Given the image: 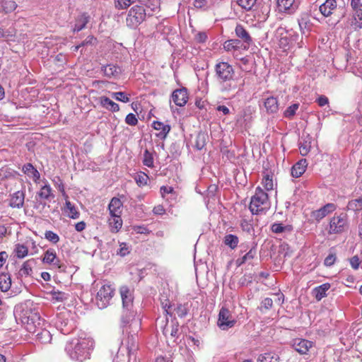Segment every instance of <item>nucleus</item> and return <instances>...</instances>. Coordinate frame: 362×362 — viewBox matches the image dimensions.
<instances>
[{
	"label": "nucleus",
	"mask_w": 362,
	"mask_h": 362,
	"mask_svg": "<svg viewBox=\"0 0 362 362\" xmlns=\"http://www.w3.org/2000/svg\"><path fill=\"white\" fill-rule=\"evenodd\" d=\"M122 305L123 314L122 316V323L123 327V334H126L121 341L116 358L113 362H127L130 358L137 351L138 345L136 336L135 334H131V328L139 327L140 320L134 318L135 313L132 310L133 306V296L130 289L127 286H123L119 290Z\"/></svg>",
	"instance_id": "nucleus-1"
},
{
	"label": "nucleus",
	"mask_w": 362,
	"mask_h": 362,
	"mask_svg": "<svg viewBox=\"0 0 362 362\" xmlns=\"http://www.w3.org/2000/svg\"><path fill=\"white\" fill-rule=\"evenodd\" d=\"M13 315L17 322H21L29 332H35L40 325H44L38 306L31 300L16 305Z\"/></svg>",
	"instance_id": "nucleus-2"
},
{
	"label": "nucleus",
	"mask_w": 362,
	"mask_h": 362,
	"mask_svg": "<svg viewBox=\"0 0 362 362\" xmlns=\"http://www.w3.org/2000/svg\"><path fill=\"white\" fill-rule=\"evenodd\" d=\"M214 78L223 93L238 88V79L233 66L227 62H218L214 66Z\"/></svg>",
	"instance_id": "nucleus-3"
},
{
	"label": "nucleus",
	"mask_w": 362,
	"mask_h": 362,
	"mask_svg": "<svg viewBox=\"0 0 362 362\" xmlns=\"http://www.w3.org/2000/svg\"><path fill=\"white\" fill-rule=\"evenodd\" d=\"M94 341L89 337L81 336L71 339L66 346V351L72 360L82 362L89 358Z\"/></svg>",
	"instance_id": "nucleus-4"
},
{
	"label": "nucleus",
	"mask_w": 362,
	"mask_h": 362,
	"mask_svg": "<svg viewBox=\"0 0 362 362\" xmlns=\"http://www.w3.org/2000/svg\"><path fill=\"white\" fill-rule=\"evenodd\" d=\"M270 207L269 197L261 187L255 189V194L251 197L249 206L250 211L252 214H259L267 211Z\"/></svg>",
	"instance_id": "nucleus-5"
},
{
	"label": "nucleus",
	"mask_w": 362,
	"mask_h": 362,
	"mask_svg": "<svg viewBox=\"0 0 362 362\" xmlns=\"http://www.w3.org/2000/svg\"><path fill=\"white\" fill-rule=\"evenodd\" d=\"M351 6L354 13L344 22V28L356 31L362 28V3L361 0H351Z\"/></svg>",
	"instance_id": "nucleus-6"
},
{
	"label": "nucleus",
	"mask_w": 362,
	"mask_h": 362,
	"mask_svg": "<svg viewBox=\"0 0 362 362\" xmlns=\"http://www.w3.org/2000/svg\"><path fill=\"white\" fill-rule=\"evenodd\" d=\"M152 14L146 13V10L141 6H134L129 11L126 18L127 25L132 28H136L146 19L147 15L151 16Z\"/></svg>",
	"instance_id": "nucleus-7"
},
{
	"label": "nucleus",
	"mask_w": 362,
	"mask_h": 362,
	"mask_svg": "<svg viewBox=\"0 0 362 362\" xmlns=\"http://www.w3.org/2000/svg\"><path fill=\"white\" fill-rule=\"evenodd\" d=\"M348 228V219L346 214L341 213L332 218L328 233L329 234L341 233Z\"/></svg>",
	"instance_id": "nucleus-8"
},
{
	"label": "nucleus",
	"mask_w": 362,
	"mask_h": 362,
	"mask_svg": "<svg viewBox=\"0 0 362 362\" xmlns=\"http://www.w3.org/2000/svg\"><path fill=\"white\" fill-rule=\"evenodd\" d=\"M115 289L111 285L105 284L100 287L96 296V303L99 308H106L114 295Z\"/></svg>",
	"instance_id": "nucleus-9"
},
{
	"label": "nucleus",
	"mask_w": 362,
	"mask_h": 362,
	"mask_svg": "<svg viewBox=\"0 0 362 362\" xmlns=\"http://www.w3.org/2000/svg\"><path fill=\"white\" fill-rule=\"evenodd\" d=\"M235 323L236 320L232 315L231 312L226 307H222L218 313V327L222 330H228L234 327Z\"/></svg>",
	"instance_id": "nucleus-10"
},
{
	"label": "nucleus",
	"mask_w": 362,
	"mask_h": 362,
	"mask_svg": "<svg viewBox=\"0 0 362 362\" xmlns=\"http://www.w3.org/2000/svg\"><path fill=\"white\" fill-rule=\"evenodd\" d=\"M69 315L67 312H62L57 315L54 320L56 328L63 334H68L73 329V325L69 319Z\"/></svg>",
	"instance_id": "nucleus-11"
},
{
	"label": "nucleus",
	"mask_w": 362,
	"mask_h": 362,
	"mask_svg": "<svg viewBox=\"0 0 362 362\" xmlns=\"http://www.w3.org/2000/svg\"><path fill=\"white\" fill-rule=\"evenodd\" d=\"M278 32L281 35L279 39V46L284 49L296 42L298 38V35L292 30L288 31L284 28H279Z\"/></svg>",
	"instance_id": "nucleus-12"
},
{
	"label": "nucleus",
	"mask_w": 362,
	"mask_h": 362,
	"mask_svg": "<svg viewBox=\"0 0 362 362\" xmlns=\"http://www.w3.org/2000/svg\"><path fill=\"white\" fill-rule=\"evenodd\" d=\"M299 6L298 0H277V8L280 13L293 14Z\"/></svg>",
	"instance_id": "nucleus-13"
},
{
	"label": "nucleus",
	"mask_w": 362,
	"mask_h": 362,
	"mask_svg": "<svg viewBox=\"0 0 362 362\" xmlns=\"http://www.w3.org/2000/svg\"><path fill=\"white\" fill-rule=\"evenodd\" d=\"M292 347L300 354L304 355L308 354L310 349L313 346V342L305 339L297 338L291 341Z\"/></svg>",
	"instance_id": "nucleus-14"
},
{
	"label": "nucleus",
	"mask_w": 362,
	"mask_h": 362,
	"mask_svg": "<svg viewBox=\"0 0 362 362\" xmlns=\"http://www.w3.org/2000/svg\"><path fill=\"white\" fill-rule=\"evenodd\" d=\"M42 262L46 264H52L61 270H64L65 267L57 257L56 252L54 249H48L44 255Z\"/></svg>",
	"instance_id": "nucleus-15"
},
{
	"label": "nucleus",
	"mask_w": 362,
	"mask_h": 362,
	"mask_svg": "<svg viewBox=\"0 0 362 362\" xmlns=\"http://www.w3.org/2000/svg\"><path fill=\"white\" fill-rule=\"evenodd\" d=\"M171 98L176 105L182 107L188 100L187 90L185 88L176 89L173 92Z\"/></svg>",
	"instance_id": "nucleus-16"
},
{
	"label": "nucleus",
	"mask_w": 362,
	"mask_h": 362,
	"mask_svg": "<svg viewBox=\"0 0 362 362\" xmlns=\"http://www.w3.org/2000/svg\"><path fill=\"white\" fill-rule=\"evenodd\" d=\"M336 209V206L334 204L329 203L325 204L324 206L320 209L315 210L312 212L311 216L319 221L326 216H327L331 212L334 211Z\"/></svg>",
	"instance_id": "nucleus-17"
},
{
	"label": "nucleus",
	"mask_w": 362,
	"mask_h": 362,
	"mask_svg": "<svg viewBox=\"0 0 362 362\" xmlns=\"http://www.w3.org/2000/svg\"><path fill=\"white\" fill-rule=\"evenodd\" d=\"M43 325H40L35 332H31L35 334L36 341L41 344L49 343L52 340V334L49 331L42 328Z\"/></svg>",
	"instance_id": "nucleus-18"
},
{
	"label": "nucleus",
	"mask_w": 362,
	"mask_h": 362,
	"mask_svg": "<svg viewBox=\"0 0 362 362\" xmlns=\"http://www.w3.org/2000/svg\"><path fill=\"white\" fill-rule=\"evenodd\" d=\"M236 36L247 46L252 43V38L243 25L238 24L235 28Z\"/></svg>",
	"instance_id": "nucleus-19"
},
{
	"label": "nucleus",
	"mask_w": 362,
	"mask_h": 362,
	"mask_svg": "<svg viewBox=\"0 0 362 362\" xmlns=\"http://www.w3.org/2000/svg\"><path fill=\"white\" fill-rule=\"evenodd\" d=\"M164 310L167 315H172L173 313L180 317H184L187 313V308L185 305L179 304L173 308L172 305L167 306V304L163 306Z\"/></svg>",
	"instance_id": "nucleus-20"
},
{
	"label": "nucleus",
	"mask_w": 362,
	"mask_h": 362,
	"mask_svg": "<svg viewBox=\"0 0 362 362\" xmlns=\"http://www.w3.org/2000/svg\"><path fill=\"white\" fill-rule=\"evenodd\" d=\"M336 0H326L320 6L319 10L325 17H328L332 13V11L336 9Z\"/></svg>",
	"instance_id": "nucleus-21"
},
{
	"label": "nucleus",
	"mask_w": 362,
	"mask_h": 362,
	"mask_svg": "<svg viewBox=\"0 0 362 362\" xmlns=\"http://www.w3.org/2000/svg\"><path fill=\"white\" fill-rule=\"evenodd\" d=\"M308 166L306 159H301L298 161L291 168V175L293 177H300L305 171Z\"/></svg>",
	"instance_id": "nucleus-22"
},
{
	"label": "nucleus",
	"mask_w": 362,
	"mask_h": 362,
	"mask_svg": "<svg viewBox=\"0 0 362 362\" xmlns=\"http://www.w3.org/2000/svg\"><path fill=\"white\" fill-rule=\"evenodd\" d=\"M312 138L309 134L303 136L299 141V150L300 153L303 156H305L308 154L311 148Z\"/></svg>",
	"instance_id": "nucleus-23"
},
{
	"label": "nucleus",
	"mask_w": 362,
	"mask_h": 362,
	"mask_svg": "<svg viewBox=\"0 0 362 362\" xmlns=\"http://www.w3.org/2000/svg\"><path fill=\"white\" fill-rule=\"evenodd\" d=\"M101 71L103 72L104 75L108 78L117 77L121 73L120 67L112 64L103 66Z\"/></svg>",
	"instance_id": "nucleus-24"
},
{
	"label": "nucleus",
	"mask_w": 362,
	"mask_h": 362,
	"mask_svg": "<svg viewBox=\"0 0 362 362\" xmlns=\"http://www.w3.org/2000/svg\"><path fill=\"white\" fill-rule=\"evenodd\" d=\"M152 126L154 129L159 132L157 134V136L160 139H165L170 131V126L169 124H165L161 122L155 121L153 122Z\"/></svg>",
	"instance_id": "nucleus-25"
},
{
	"label": "nucleus",
	"mask_w": 362,
	"mask_h": 362,
	"mask_svg": "<svg viewBox=\"0 0 362 362\" xmlns=\"http://www.w3.org/2000/svg\"><path fill=\"white\" fill-rule=\"evenodd\" d=\"M24 199V192L22 191H17L12 195L9 205L12 208H21L23 206Z\"/></svg>",
	"instance_id": "nucleus-26"
},
{
	"label": "nucleus",
	"mask_w": 362,
	"mask_h": 362,
	"mask_svg": "<svg viewBox=\"0 0 362 362\" xmlns=\"http://www.w3.org/2000/svg\"><path fill=\"white\" fill-rule=\"evenodd\" d=\"M22 170L28 177L32 178L35 182H37L40 177V173L31 163L25 164L22 168Z\"/></svg>",
	"instance_id": "nucleus-27"
},
{
	"label": "nucleus",
	"mask_w": 362,
	"mask_h": 362,
	"mask_svg": "<svg viewBox=\"0 0 362 362\" xmlns=\"http://www.w3.org/2000/svg\"><path fill=\"white\" fill-rule=\"evenodd\" d=\"M89 18L90 16L86 13L80 14L76 19V23L73 28V32H79L85 28L86 24L89 21Z\"/></svg>",
	"instance_id": "nucleus-28"
},
{
	"label": "nucleus",
	"mask_w": 362,
	"mask_h": 362,
	"mask_svg": "<svg viewBox=\"0 0 362 362\" xmlns=\"http://www.w3.org/2000/svg\"><path fill=\"white\" fill-rule=\"evenodd\" d=\"M108 223L111 232L117 233L122 226L121 215H110Z\"/></svg>",
	"instance_id": "nucleus-29"
},
{
	"label": "nucleus",
	"mask_w": 362,
	"mask_h": 362,
	"mask_svg": "<svg viewBox=\"0 0 362 362\" xmlns=\"http://www.w3.org/2000/svg\"><path fill=\"white\" fill-rule=\"evenodd\" d=\"M122 203L119 198L113 197L108 206L110 215H121Z\"/></svg>",
	"instance_id": "nucleus-30"
},
{
	"label": "nucleus",
	"mask_w": 362,
	"mask_h": 362,
	"mask_svg": "<svg viewBox=\"0 0 362 362\" xmlns=\"http://www.w3.org/2000/svg\"><path fill=\"white\" fill-rule=\"evenodd\" d=\"M330 288L329 283L323 284L315 287L313 291V294L317 300H320L327 296V291Z\"/></svg>",
	"instance_id": "nucleus-31"
},
{
	"label": "nucleus",
	"mask_w": 362,
	"mask_h": 362,
	"mask_svg": "<svg viewBox=\"0 0 362 362\" xmlns=\"http://www.w3.org/2000/svg\"><path fill=\"white\" fill-rule=\"evenodd\" d=\"M264 105L268 113H275L279 110L277 98L273 96L267 98L265 100Z\"/></svg>",
	"instance_id": "nucleus-32"
},
{
	"label": "nucleus",
	"mask_w": 362,
	"mask_h": 362,
	"mask_svg": "<svg viewBox=\"0 0 362 362\" xmlns=\"http://www.w3.org/2000/svg\"><path fill=\"white\" fill-rule=\"evenodd\" d=\"M52 187L49 185L46 184L42 186L40 191L37 193V197L40 199L49 200L51 198H54Z\"/></svg>",
	"instance_id": "nucleus-33"
},
{
	"label": "nucleus",
	"mask_w": 362,
	"mask_h": 362,
	"mask_svg": "<svg viewBox=\"0 0 362 362\" xmlns=\"http://www.w3.org/2000/svg\"><path fill=\"white\" fill-rule=\"evenodd\" d=\"M279 356L275 352H267L259 355L257 362H279Z\"/></svg>",
	"instance_id": "nucleus-34"
},
{
	"label": "nucleus",
	"mask_w": 362,
	"mask_h": 362,
	"mask_svg": "<svg viewBox=\"0 0 362 362\" xmlns=\"http://www.w3.org/2000/svg\"><path fill=\"white\" fill-rule=\"evenodd\" d=\"M100 103L103 107L112 112H117L119 110V105L107 97H101Z\"/></svg>",
	"instance_id": "nucleus-35"
},
{
	"label": "nucleus",
	"mask_w": 362,
	"mask_h": 362,
	"mask_svg": "<svg viewBox=\"0 0 362 362\" xmlns=\"http://www.w3.org/2000/svg\"><path fill=\"white\" fill-rule=\"evenodd\" d=\"M223 243L230 247L231 250H234L237 247L239 238L237 235L233 234H227L224 236L223 239Z\"/></svg>",
	"instance_id": "nucleus-36"
},
{
	"label": "nucleus",
	"mask_w": 362,
	"mask_h": 362,
	"mask_svg": "<svg viewBox=\"0 0 362 362\" xmlns=\"http://www.w3.org/2000/svg\"><path fill=\"white\" fill-rule=\"evenodd\" d=\"M271 230L274 233L280 234L286 232H291L293 227L291 225L284 226L281 223H274L272 225Z\"/></svg>",
	"instance_id": "nucleus-37"
},
{
	"label": "nucleus",
	"mask_w": 362,
	"mask_h": 362,
	"mask_svg": "<svg viewBox=\"0 0 362 362\" xmlns=\"http://www.w3.org/2000/svg\"><path fill=\"white\" fill-rule=\"evenodd\" d=\"M256 249L255 247H252L246 254H245L243 257H239L236 260V264L238 266H241L242 264L251 261L255 256L256 255Z\"/></svg>",
	"instance_id": "nucleus-38"
},
{
	"label": "nucleus",
	"mask_w": 362,
	"mask_h": 362,
	"mask_svg": "<svg viewBox=\"0 0 362 362\" xmlns=\"http://www.w3.org/2000/svg\"><path fill=\"white\" fill-rule=\"evenodd\" d=\"M64 211L71 218L76 219L79 217V212L77 211L75 206L72 204L69 201H66Z\"/></svg>",
	"instance_id": "nucleus-39"
},
{
	"label": "nucleus",
	"mask_w": 362,
	"mask_h": 362,
	"mask_svg": "<svg viewBox=\"0 0 362 362\" xmlns=\"http://www.w3.org/2000/svg\"><path fill=\"white\" fill-rule=\"evenodd\" d=\"M11 286V279L8 274H1L0 275V289L5 292L7 291Z\"/></svg>",
	"instance_id": "nucleus-40"
},
{
	"label": "nucleus",
	"mask_w": 362,
	"mask_h": 362,
	"mask_svg": "<svg viewBox=\"0 0 362 362\" xmlns=\"http://www.w3.org/2000/svg\"><path fill=\"white\" fill-rule=\"evenodd\" d=\"M18 173L11 168H1L0 169V182L10 178H15Z\"/></svg>",
	"instance_id": "nucleus-41"
},
{
	"label": "nucleus",
	"mask_w": 362,
	"mask_h": 362,
	"mask_svg": "<svg viewBox=\"0 0 362 362\" xmlns=\"http://www.w3.org/2000/svg\"><path fill=\"white\" fill-rule=\"evenodd\" d=\"M208 136L204 132H199L196 137L194 146L197 150H202L206 144Z\"/></svg>",
	"instance_id": "nucleus-42"
},
{
	"label": "nucleus",
	"mask_w": 362,
	"mask_h": 362,
	"mask_svg": "<svg viewBox=\"0 0 362 362\" xmlns=\"http://www.w3.org/2000/svg\"><path fill=\"white\" fill-rule=\"evenodd\" d=\"M35 264V259H30L25 261L20 270L21 275L28 276L32 273V267Z\"/></svg>",
	"instance_id": "nucleus-43"
},
{
	"label": "nucleus",
	"mask_w": 362,
	"mask_h": 362,
	"mask_svg": "<svg viewBox=\"0 0 362 362\" xmlns=\"http://www.w3.org/2000/svg\"><path fill=\"white\" fill-rule=\"evenodd\" d=\"M347 208L349 210L354 211L362 210V197L349 201L347 204Z\"/></svg>",
	"instance_id": "nucleus-44"
},
{
	"label": "nucleus",
	"mask_w": 362,
	"mask_h": 362,
	"mask_svg": "<svg viewBox=\"0 0 362 362\" xmlns=\"http://www.w3.org/2000/svg\"><path fill=\"white\" fill-rule=\"evenodd\" d=\"M1 6L4 13H8L13 11L17 8V4L13 0H4Z\"/></svg>",
	"instance_id": "nucleus-45"
},
{
	"label": "nucleus",
	"mask_w": 362,
	"mask_h": 362,
	"mask_svg": "<svg viewBox=\"0 0 362 362\" xmlns=\"http://www.w3.org/2000/svg\"><path fill=\"white\" fill-rule=\"evenodd\" d=\"M14 252L18 258L22 259L28 255V249L23 244H17L15 246Z\"/></svg>",
	"instance_id": "nucleus-46"
},
{
	"label": "nucleus",
	"mask_w": 362,
	"mask_h": 362,
	"mask_svg": "<svg viewBox=\"0 0 362 362\" xmlns=\"http://www.w3.org/2000/svg\"><path fill=\"white\" fill-rule=\"evenodd\" d=\"M240 40H229L224 42L223 48L228 52H231L237 49L239 47Z\"/></svg>",
	"instance_id": "nucleus-47"
},
{
	"label": "nucleus",
	"mask_w": 362,
	"mask_h": 362,
	"mask_svg": "<svg viewBox=\"0 0 362 362\" xmlns=\"http://www.w3.org/2000/svg\"><path fill=\"white\" fill-rule=\"evenodd\" d=\"M143 163L148 168L153 167V153L148 150L146 149L144 152Z\"/></svg>",
	"instance_id": "nucleus-48"
},
{
	"label": "nucleus",
	"mask_w": 362,
	"mask_h": 362,
	"mask_svg": "<svg viewBox=\"0 0 362 362\" xmlns=\"http://www.w3.org/2000/svg\"><path fill=\"white\" fill-rule=\"evenodd\" d=\"M299 107L298 103H294L286 108L284 112V116L288 119H292L296 115L297 110Z\"/></svg>",
	"instance_id": "nucleus-49"
},
{
	"label": "nucleus",
	"mask_w": 362,
	"mask_h": 362,
	"mask_svg": "<svg viewBox=\"0 0 362 362\" xmlns=\"http://www.w3.org/2000/svg\"><path fill=\"white\" fill-rule=\"evenodd\" d=\"M136 0H115V6L117 9H125Z\"/></svg>",
	"instance_id": "nucleus-50"
},
{
	"label": "nucleus",
	"mask_w": 362,
	"mask_h": 362,
	"mask_svg": "<svg viewBox=\"0 0 362 362\" xmlns=\"http://www.w3.org/2000/svg\"><path fill=\"white\" fill-rule=\"evenodd\" d=\"M134 180L136 184L141 187L147 185L148 176L144 173H140L135 176Z\"/></svg>",
	"instance_id": "nucleus-51"
},
{
	"label": "nucleus",
	"mask_w": 362,
	"mask_h": 362,
	"mask_svg": "<svg viewBox=\"0 0 362 362\" xmlns=\"http://www.w3.org/2000/svg\"><path fill=\"white\" fill-rule=\"evenodd\" d=\"M240 227L243 231L249 234H252L254 232V228L252 222L247 219L241 220Z\"/></svg>",
	"instance_id": "nucleus-52"
},
{
	"label": "nucleus",
	"mask_w": 362,
	"mask_h": 362,
	"mask_svg": "<svg viewBox=\"0 0 362 362\" xmlns=\"http://www.w3.org/2000/svg\"><path fill=\"white\" fill-rule=\"evenodd\" d=\"M262 184L263 185V186L266 190L269 191V190L273 189L274 182H273L272 176H271L268 174L266 175L262 179Z\"/></svg>",
	"instance_id": "nucleus-53"
},
{
	"label": "nucleus",
	"mask_w": 362,
	"mask_h": 362,
	"mask_svg": "<svg viewBox=\"0 0 362 362\" xmlns=\"http://www.w3.org/2000/svg\"><path fill=\"white\" fill-rule=\"evenodd\" d=\"M257 0H238V4L246 11H250L255 6Z\"/></svg>",
	"instance_id": "nucleus-54"
},
{
	"label": "nucleus",
	"mask_w": 362,
	"mask_h": 362,
	"mask_svg": "<svg viewBox=\"0 0 362 362\" xmlns=\"http://www.w3.org/2000/svg\"><path fill=\"white\" fill-rule=\"evenodd\" d=\"M111 95H112V97L114 99H115L116 100L123 102V103L129 102V98L124 92H115V93H112Z\"/></svg>",
	"instance_id": "nucleus-55"
},
{
	"label": "nucleus",
	"mask_w": 362,
	"mask_h": 362,
	"mask_svg": "<svg viewBox=\"0 0 362 362\" xmlns=\"http://www.w3.org/2000/svg\"><path fill=\"white\" fill-rule=\"evenodd\" d=\"M52 300L58 302H63L68 298V295L62 291H54L52 294Z\"/></svg>",
	"instance_id": "nucleus-56"
},
{
	"label": "nucleus",
	"mask_w": 362,
	"mask_h": 362,
	"mask_svg": "<svg viewBox=\"0 0 362 362\" xmlns=\"http://www.w3.org/2000/svg\"><path fill=\"white\" fill-rule=\"evenodd\" d=\"M273 300L270 298H266L261 302V306L259 308L262 312L264 310H269L272 308Z\"/></svg>",
	"instance_id": "nucleus-57"
},
{
	"label": "nucleus",
	"mask_w": 362,
	"mask_h": 362,
	"mask_svg": "<svg viewBox=\"0 0 362 362\" xmlns=\"http://www.w3.org/2000/svg\"><path fill=\"white\" fill-rule=\"evenodd\" d=\"M45 238L47 240H49L53 243H57L59 240V235L52 230H47L45 233Z\"/></svg>",
	"instance_id": "nucleus-58"
},
{
	"label": "nucleus",
	"mask_w": 362,
	"mask_h": 362,
	"mask_svg": "<svg viewBox=\"0 0 362 362\" xmlns=\"http://www.w3.org/2000/svg\"><path fill=\"white\" fill-rule=\"evenodd\" d=\"M146 6L153 13L158 12L160 10V3L158 0H148Z\"/></svg>",
	"instance_id": "nucleus-59"
},
{
	"label": "nucleus",
	"mask_w": 362,
	"mask_h": 362,
	"mask_svg": "<svg viewBox=\"0 0 362 362\" xmlns=\"http://www.w3.org/2000/svg\"><path fill=\"white\" fill-rule=\"evenodd\" d=\"M125 122L129 125L135 126L138 123V119L134 114L129 113L126 116Z\"/></svg>",
	"instance_id": "nucleus-60"
},
{
	"label": "nucleus",
	"mask_w": 362,
	"mask_h": 362,
	"mask_svg": "<svg viewBox=\"0 0 362 362\" xmlns=\"http://www.w3.org/2000/svg\"><path fill=\"white\" fill-rule=\"evenodd\" d=\"M129 253V247H127V244L124 243H121L119 245V248L118 251L117 252V254L121 257H124Z\"/></svg>",
	"instance_id": "nucleus-61"
},
{
	"label": "nucleus",
	"mask_w": 362,
	"mask_h": 362,
	"mask_svg": "<svg viewBox=\"0 0 362 362\" xmlns=\"http://www.w3.org/2000/svg\"><path fill=\"white\" fill-rule=\"evenodd\" d=\"M194 39L197 42L204 43L207 40L206 33L204 32H199L196 34Z\"/></svg>",
	"instance_id": "nucleus-62"
},
{
	"label": "nucleus",
	"mask_w": 362,
	"mask_h": 362,
	"mask_svg": "<svg viewBox=\"0 0 362 362\" xmlns=\"http://www.w3.org/2000/svg\"><path fill=\"white\" fill-rule=\"evenodd\" d=\"M179 332V325L176 322H172V325L170 327V334L173 337H177Z\"/></svg>",
	"instance_id": "nucleus-63"
},
{
	"label": "nucleus",
	"mask_w": 362,
	"mask_h": 362,
	"mask_svg": "<svg viewBox=\"0 0 362 362\" xmlns=\"http://www.w3.org/2000/svg\"><path fill=\"white\" fill-rule=\"evenodd\" d=\"M336 256L333 254H330L325 259L324 264L327 267H331L334 264Z\"/></svg>",
	"instance_id": "nucleus-64"
}]
</instances>
